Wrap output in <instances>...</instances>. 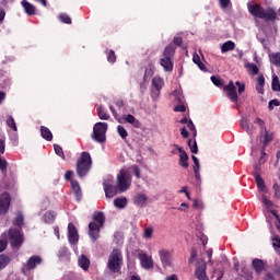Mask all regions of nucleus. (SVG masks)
<instances>
[{
    "instance_id": "nucleus-1",
    "label": "nucleus",
    "mask_w": 280,
    "mask_h": 280,
    "mask_svg": "<svg viewBox=\"0 0 280 280\" xmlns=\"http://www.w3.org/2000/svg\"><path fill=\"white\" fill-rule=\"evenodd\" d=\"M248 12L256 19H262V21H277V11L272 7L265 9L261 4H250Z\"/></svg>"
},
{
    "instance_id": "nucleus-2",
    "label": "nucleus",
    "mask_w": 280,
    "mask_h": 280,
    "mask_svg": "<svg viewBox=\"0 0 280 280\" xmlns=\"http://www.w3.org/2000/svg\"><path fill=\"white\" fill-rule=\"evenodd\" d=\"M93 221L89 224V235L93 242H97L100 237V231L104 229V223L106 222V217L102 211H95L93 213Z\"/></svg>"
},
{
    "instance_id": "nucleus-3",
    "label": "nucleus",
    "mask_w": 280,
    "mask_h": 280,
    "mask_svg": "<svg viewBox=\"0 0 280 280\" xmlns=\"http://www.w3.org/2000/svg\"><path fill=\"white\" fill-rule=\"evenodd\" d=\"M121 266H124V255L121 254V249L114 248L108 256L107 268L114 275L121 271Z\"/></svg>"
},
{
    "instance_id": "nucleus-4",
    "label": "nucleus",
    "mask_w": 280,
    "mask_h": 280,
    "mask_svg": "<svg viewBox=\"0 0 280 280\" xmlns=\"http://www.w3.org/2000/svg\"><path fill=\"white\" fill-rule=\"evenodd\" d=\"M93 165V160L91 159L90 152H82L81 156L77 162V174L79 178H84L89 172H91V167Z\"/></svg>"
},
{
    "instance_id": "nucleus-5",
    "label": "nucleus",
    "mask_w": 280,
    "mask_h": 280,
    "mask_svg": "<svg viewBox=\"0 0 280 280\" xmlns=\"http://www.w3.org/2000/svg\"><path fill=\"white\" fill-rule=\"evenodd\" d=\"M117 186L120 192L128 191L130 189V185H132V176L130 172L126 171V168H121L119 174L116 177Z\"/></svg>"
},
{
    "instance_id": "nucleus-6",
    "label": "nucleus",
    "mask_w": 280,
    "mask_h": 280,
    "mask_svg": "<svg viewBox=\"0 0 280 280\" xmlns=\"http://www.w3.org/2000/svg\"><path fill=\"white\" fill-rule=\"evenodd\" d=\"M108 131L107 122H96L93 127L92 139L96 143H106V132Z\"/></svg>"
},
{
    "instance_id": "nucleus-7",
    "label": "nucleus",
    "mask_w": 280,
    "mask_h": 280,
    "mask_svg": "<svg viewBox=\"0 0 280 280\" xmlns=\"http://www.w3.org/2000/svg\"><path fill=\"white\" fill-rule=\"evenodd\" d=\"M24 241H25V237L23 236V233H21V230L19 229L9 230V242L12 248H21V246H23Z\"/></svg>"
},
{
    "instance_id": "nucleus-8",
    "label": "nucleus",
    "mask_w": 280,
    "mask_h": 280,
    "mask_svg": "<svg viewBox=\"0 0 280 280\" xmlns=\"http://www.w3.org/2000/svg\"><path fill=\"white\" fill-rule=\"evenodd\" d=\"M103 188L106 198H115L117 194H121V191H119V186H115V182L113 180V178L105 179L103 182Z\"/></svg>"
},
{
    "instance_id": "nucleus-9",
    "label": "nucleus",
    "mask_w": 280,
    "mask_h": 280,
    "mask_svg": "<svg viewBox=\"0 0 280 280\" xmlns=\"http://www.w3.org/2000/svg\"><path fill=\"white\" fill-rule=\"evenodd\" d=\"M10 205H12V196L10 192H2L0 195V215H5L10 211Z\"/></svg>"
},
{
    "instance_id": "nucleus-10",
    "label": "nucleus",
    "mask_w": 280,
    "mask_h": 280,
    "mask_svg": "<svg viewBox=\"0 0 280 280\" xmlns=\"http://www.w3.org/2000/svg\"><path fill=\"white\" fill-rule=\"evenodd\" d=\"M224 91L226 92V96L231 102L236 104V106L240 105V96L237 95V88L235 86V83L233 81H230L228 85L224 86Z\"/></svg>"
},
{
    "instance_id": "nucleus-11",
    "label": "nucleus",
    "mask_w": 280,
    "mask_h": 280,
    "mask_svg": "<svg viewBox=\"0 0 280 280\" xmlns=\"http://www.w3.org/2000/svg\"><path fill=\"white\" fill-rule=\"evenodd\" d=\"M138 259L140 261L141 268H143L144 270H152V268H154V259H152V256L143 252H139Z\"/></svg>"
},
{
    "instance_id": "nucleus-12",
    "label": "nucleus",
    "mask_w": 280,
    "mask_h": 280,
    "mask_svg": "<svg viewBox=\"0 0 280 280\" xmlns=\"http://www.w3.org/2000/svg\"><path fill=\"white\" fill-rule=\"evenodd\" d=\"M172 255L173 253L170 249L159 250L160 261L164 268H170V266H172Z\"/></svg>"
},
{
    "instance_id": "nucleus-13",
    "label": "nucleus",
    "mask_w": 280,
    "mask_h": 280,
    "mask_svg": "<svg viewBox=\"0 0 280 280\" xmlns=\"http://www.w3.org/2000/svg\"><path fill=\"white\" fill-rule=\"evenodd\" d=\"M68 242L70 244H78L80 242V235L78 234V228L73 223L68 224Z\"/></svg>"
},
{
    "instance_id": "nucleus-14",
    "label": "nucleus",
    "mask_w": 280,
    "mask_h": 280,
    "mask_svg": "<svg viewBox=\"0 0 280 280\" xmlns=\"http://www.w3.org/2000/svg\"><path fill=\"white\" fill-rule=\"evenodd\" d=\"M174 148H176V150H178L179 152V165L180 167H184V170H187V167H189V155H187V152H185V150H183V148H180L178 144H174Z\"/></svg>"
},
{
    "instance_id": "nucleus-15",
    "label": "nucleus",
    "mask_w": 280,
    "mask_h": 280,
    "mask_svg": "<svg viewBox=\"0 0 280 280\" xmlns=\"http://www.w3.org/2000/svg\"><path fill=\"white\" fill-rule=\"evenodd\" d=\"M195 277H197L198 280H209L207 277V264L205 262H198L196 270H195Z\"/></svg>"
},
{
    "instance_id": "nucleus-16",
    "label": "nucleus",
    "mask_w": 280,
    "mask_h": 280,
    "mask_svg": "<svg viewBox=\"0 0 280 280\" xmlns=\"http://www.w3.org/2000/svg\"><path fill=\"white\" fill-rule=\"evenodd\" d=\"M252 268L256 275H261L266 270V261L259 258H255L252 261Z\"/></svg>"
},
{
    "instance_id": "nucleus-17",
    "label": "nucleus",
    "mask_w": 280,
    "mask_h": 280,
    "mask_svg": "<svg viewBox=\"0 0 280 280\" xmlns=\"http://www.w3.org/2000/svg\"><path fill=\"white\" fill-rule=\"evenodd\" d=\"M126 121L127 124H131L133 128H141V121L137 120L131 114L124 115L118 119V122L121 124Z\"/></svg>"
},
{
    "instance_id": "nucleus-18",
    "label": "nucleus",
    "mask_w": 280,
    "mask_h": 280,
    "mask_svg": "<svg viewBox=\"0 0 280 280\" xmlns=\"http://www.w3.org/2000/svg\"><path fill=\"white\" fill-rule=\"evenodd\" d=\"M40 264H43V258H40V256H32L26 262V268L27 270H34V268Z\"/></svg>"
},
{
    "instance_id": "nucleus-19",
    "label": "nucleus",
    "mask_w": 280,
    "mask_h": 280,
    "mask_svg": "<svg viewBox=\"0 0 280 280\" xmlns=\"http://www.w3.org/2000/svg\"><path fill=\"white\" fill-rule=\"evenodd\" d=\"M72 191L74 194L75 200L80 202L82 200V188L80 187V183L78 180H71Z\"/></svg>"
},
{
    "instance_id": "nucleus-20",
    "label": "nucleus",
    "mask_w": 280,
    "mask_h": 280,
    "mask_svg": "<svg viewBox=\"0 0 280 280\" xmlns=\"http://www.w3.org/2000/svg\"><path fill=\"white\" fill-rule=\"evenodd\" d=\"M21 5L24 9L27 16H34V14H36V7H34V4L30 3L27 0H23L21 2Z\"/></svg>"
},
{
    "instance_id": "nucleus-21",
    "label": "nucleus",
    "mask_w": 280,
    "mask_h": 280,
    "mask_svg": "<svg viewBox=\"0 0 280 280\" xmlns=\"http://www.w3.org/2000/svg\"><path fill=\"white\" fill-rule=\"evenodd\" d=\"M78 264L85 272L89 270V268H91V260L89 257H86V255H81L78 259Z\"/></svg>"
},
{
    "instance_id": "nucleus-22",
    "label": "nucleus",
    "mask_w": 280,
    "mask_h": 280,
    "mask_svg": "<svg viewBox=\"0 0 280 280\" xmlns=\"http://www.w3.org/2000/svg\"><path fill=\"white\" fill-rule=\"evenodd\" d=\"M160 65L163 67L164 71H174V62L170 58L163 57L160 60Z\"/></svg>"
},
{
    "instance_id": "nucleus-23",
    "label": "nucleus",
    "mask_w": 280,
    "mask_h": 280,
    "mask_svg": "<svg viewBox=\"0 0 280 280\" xmlns=\"http://www.w3.org/2000/svg\"><path fill=\"white\" fill-rule=\"evenodd\" d=\"M176 54V46H174V44H168L165 48H164V52H163V57L164 58H168L172 60V58H174V55Z\"/></svg>"
},
{
    "instance_id": "nucleus-24",
    "label": "nucleus",
    "mask_w": 280,
    "mask_h": 280,
    "mask_svg": "<svg viewBox=\"0 0 280 280\" xmlns=\"http://www.w3.org/2000/svg\"><path fill=\"white\" fill-rule=\"evenodd\" d=\"M148 202V197L143 194H138L135 199H133V203L137 206V207H145Z\"/></svg>"
},
{
    "instance_id": "nucleus-25",
    "label": "nucleus",
    "mask_w": 280,
    "mask_h": 280,
    "mask_svg": "<svg viewBox=\"0 0 280 280\" xmlns=\"http://www.w3.org/2000/svg\"><path fill=\"white\" fill-rule=\"evenodd\" d=\"M40 136L43 139H45V141H52L54 139V133H51V130L45 126L40 127Z\"/></svg>"
},
{
    "instance_id": "nucleus-26",
    "label": "nucleus",
    "mask_w": 280,
    "mask_h": 280,
    "mask_svg": "<svg viewBox=\"0 0 280 280\" xmlns=\"http://www.w3.org/2000/svg\"><path fill=\"white\" fill-rule=\"evenodd\" d=\"M96 113L98 118L102 119L103 121H108L110 119V115L108 114V112L104 109L103 106H98L96 109Z\"/></svg>"
},
{
    "instance_id": "nucleus-27",
    "label": "nucleus",
    "mask_w": 280,
    "mask_h": 280,
    "mask_svg": "<svg viewBox=\"0 0 280 280\" xmlns=\"http://www.w3.org/2000/svg\"><path fill=\"white\" fill-rule=\"evenodd\" d=\"M128 205V199L126 197H119L114 200V207L117 209H126Z\"/></svg>"
},
{
    "instance_id": "nucleus-28",
    "label": "nucleus",
    "mask_w": 280,
    "mask_h": 280,
    "mask_svg": "<svg viewBox=\"0 0 280 280\" xmlns=\"http://www.w3.org/2000/svg\"><path fill=\"white\" fill-rule=\"evenodd\" d=\"M264 136V140H262V147L264 150H266V148H268V145H270V142L273 139L272 133L268 132V129H266V131H264V133H261Z\"/></svg>"
},
{
    "instance_id": "nucleus-29",
    "label": "nucleus",
    "mask_w": 280,
    "mask_h": 280,
    "mask_svg": "<svg viewBox=\"0 0 280 280\" xmlns=\"http://www.w3.org/2000/svg\"><path fill=\"white\" fill-rule=\"evenodd\" d=\"M0 172L3 178H8V160L0 155Z\"/></svg>"
},
{
    "instance_id": "nucleus-30",
    "label": "nucleus",
    "mask_w": 280,
    "mask_h": 280,
    "mask_svg": "<svg viewBox=\"0 0 280 280\" xmlns=\"http://www.w3.org/2000/svg\"><path fill=\"white\" fill-rule=\"evenodd\" d=\"M235 49V42L228 40L221 46V52L226 54V51H233Z\"/></svg>"
},
{
    "instance_id": "nucleus-31",
    "label": "nucleus",
    "mask_w": 280,
    "mask_h": 280,
    "mask_svg": "<svg viewBox=\"0 0 280 280\" xmlns=\"http://www.w3.org/2000/svg\"><path fill=\"white\" fill-rule=\"evenodd\" d=\"M12 261V258L5 254L0 255V270L8 268V265Z\"/></svg>"
},
{
    "instance_id": "nucleus-32",
    "label": "nucleus",
    "mask_w": 280,
    "mask_h": 280,
    "mask_svg": "<svg viewBox=\"0 0 280 280\" xmlns=\"http://www.w3.org/2000/svg\"><path fill=\"white\" fill-rule=\"evenodd\" d=\"M192 61L195 62V65H197V67H199L201 71H207V67L205 66V63H202L198 54L195 52L192 55Z\"/></svg>"
},
{
    "instance_id": "nucleus-33",
    "label": "nucleus",
    "mask_w": 280,
    "mask_h": 280,
    "mask_svg": "<svg viewBox=\"0 0 280 280\" xmlns=\"http://www.w3.org/2000/svg\"><path fill=\"white\" fill-rule=\"evenodd\" d=\"M256 180L257 188L259 191H266V182L264 178H261V175H257V177H254Z\"/></svg>"
},
{
    "instance_id": "nucleus-34",
    "label": "nucleus",
    "mask_w": 280,
    "mask_h": 280,
    "mask_svg": "<svg viewBox=\"0 0 280 280\" xmlns=\"http://www.w3.org/2000/svg\"><path fill=\"white\" fill-rule=\"evenodd\" d=\"M24 222H25V219L23 217V213L19 212L13 222L14 226H19V229H21V226H23Z\"/></svg>"
},
{
    "instance_id": "nucleus-35",
    "label": "nucleus",
    "mask_w": 280,
    "mask_h": 280,
    "mask_svg": "<svg viewBox=\"0 0 280 280\" xmlns=\"http://www.w3.org/2000/svg\"><path fill=\"white\" fill-rule=\"evenodd\" d=\"M271 89H272V91H276V92L280 91V81H279V77H277V74L272 75Z\"/></svg>"
},
{
    "instance_id": "nucleus-36",
    "label": "nucleus",
    "mask_w": 280,
    "mask_h": 280,
    "mask_svg": "<svg viewBox=\"0 0 280 280\" xmlns=\"http://www.w3.org/2000/svg\"><path fill=\"white\" fill-rule=\"evenodd\" d=\"M163 79L156 77L152 79V86H154V89H156L158 91H161V89H163Z\"/></svg>"
},
{
    "instance_id": "nucleus-37",
    "label": "nucleus",
    "mask_w": 280,
    "mask_h": 280,
    "mask_svg": "<svg viewBox=\"0 0 280 280\" xmlns=\"http://www.w3.org/2000/svg\"><path fill=\"white\" fill-rule=\"evenodd\" d=\"M117 132H118L120 139H122V140L128 139V130H126V128L124 126L118 125Z\"/></svg>"
},
{
    "instance_id": "nucleus-38",
    "label": "nucleus",
    "mask_w": 280,
    "mask_h": 280,
    "mask_svg": "<svg viewBox=\"0 0 280 280\" xmlns=\"http://www.w3.org/2000/svg\"><path fill=\"white\" fill-rule=\"evenodd\" d=\"M54 220H56V214L54 212L48 211L44 214V222H46L47 224H51Z\"/></svg>"
},
{
    "instance_id": "nucleus-39",
    "label": "nucleus",
    "mask_w": 280,
    "mask_h": 280,
    "mask_svg": "<svg viewBox=\"0 0 280 280\" xmlns=\"http://www.w3.org/2000/svg\"><path fill=\"white\" fill-rule=\"evenodd\" d=\"M241 128L248 135H253V130H250V125H248V120H246V118H242Z\"/></svg>"
},
{
    "instance_id": "nucleus-40",
    "label": "nucleus",
    "mask_w": 280,
    "mask_h": 280,
    "mask_svg": "<svg viewBox=\"0 0 280 280\" xmlns=\"http://www.w3.org/2000/svg\"><path fill=\"white\" fill-rule=\"evenodd\" d=\"M254 124H257L260 128V135H264V132H266V121H264V119L257 117L254 120Z\"/></svg>"
},
{
    "instance_id": "nucleus-41",
    "label": "nucleus",
    "mask_w": 280,
    "mask_h": 280,
    "mask_svg": "<svg viewBox=\"0 0 280 280\" xmlns=\"http://www.w3.org/2000/svg\"><path fill=\"white\" fill-rule=\"evenodd\" d=\"M7 126L16 132L19 129L16 128V121H14V117L8 116L7 118Z\"/></svg>"
},
{
    "instance_id": "nucleus-42",
    "label": "nucleus",
    "mask_w": 280,
    "mask_h": 280,
    "mask_svg": "<svg viewBox=\"0 0 280 280\" xmlns=\"http://www.w3.org/2000/svg\"><path fill=\"white\" fill-rule=\"evenodd\" d=\"M107 62H110L112 65H115L117 62V56L115 55L114 50H107Z\"/></svg>"
},
{
    "instance_id": "nucleus-43",
    "label": "nucleus",
    "mask_w": 280,
    "mask_h": 280,
    "mask_svg": "<svg viewBox=\"0 0 280 280\" xmlns=\"http://www.w3.org/2000/svg\"><path fill=\"white\" fill-rule=\"evenodd\" d=\"M188 147L190 148V152L192 154H198V143L196 140L192 142L191 139H188Z\"/></svg>"
},
{
    "instance_id": "nucleus-44",
    "label": "nucleus",
    "mask_w": 280,
    "mask_h": 280,
    "mask_svg": "<svg viewBox=\"0 0 280 280\" xmlns=\"http://www.w3.org/2000/svg\"><path fill=\"white\" fill-rule=\"evenodd\" d=\"M262 202L266 209H268V211H271L272 207H275V202H272V200H269L268 197H266V195L262 196Z\"/></svg>"
},
{
    "instance_id": "nucleus-45",
    "label": "nucleus",
    "mask_w": 280,
    "mask_h": 280,
    "mask_svg": "<svg viewBox=\"0 0 280 280\" xmlns=\"http://www.w3.org/2000/svg\"><path fill=\"white\" fill-rule=\"evenodd\" d=\"M54 150L57 156H60L65 161L66 156H65V151L62 150V147H60L59 144H54Z\"/></svg>"
},
{
    "instance_id": "nucleus-46",
    "label": "nucleus",
    "mask_w": 280,
    "mask_h": 280,
    "mask_svg": "<svg viewBox=\"0 0 280 280\" xmlns=\"http://www.w3.org/2000/svg\"><path fill=\"white\" fill-rule=\"evenodd\" d=\"M59 20L61 23H66L67 25H71V16H69V14L67 13H61L59 15Z\"/></svg>"
},
{
    "instance_id": "nucleus-47",
    "label": "nucleus",
    "mask_w": 280,
    "mask_h": 280,
    "mask_svg": "<svg viewBox=\"0 0 280 280\" xmlns=\"http://www.w3.org/2000/svg\"><path fill=\"white\" fill-rule=\"evenodd\" d=\"M247 69L253 75H257V73H259V68L255 63H247Z\"/></svg>"
},
{
    "instance_id": "nucleus-48",
    "label": "nucleus",
    "mask_w": 280,
    "mask_h": 280,
    "mask_svg": "<svg viewBox=\"0 0 280 280\" xmlns=\"http://www.w3.org/2000/svg\"><path fill=\"white\" fill-rule=\"evenodd\" d=\"M253 176H254V178L257 177V176H261V163L256 164L254 166Z\"/></svg>"
},
{
    "instance_id": "nucleus-49",
    "label": "nucleus",
    "mask_w": 280,
    "mask_h": 280,
    "mask_svg": "<svg viewBox=\"0 0 280 280\" xmlns=\"http://www.w3.org/2000/svg\"><path fill=\"white\" fill-rule=\"evenodd\" d=\"M275 106H280V102L279 100L275 98V100H271L268 104V109L269 110H275Z\"/></svg>"
},
{
    "instance_id": "nucleus-50",
    "label": "nucleus",
    "mask_w": 280,
    "mask_h": 280,
    "mask_svg": "<svg viewBox=\"0 0 280 280\" xmlns=\"http://www.w3.org/2000/svg\"><path fill=\"white\" fill-rule=\"evenodd\" d=\"M152 233H154V229L152 226L144 229L145 240H150V237H152Z\"/></svg>"
},
{
    "instance_id": "nucleus-51",
    "label": "nucleus",
    "mask_w": 280,
    "mask_h": 280,
    "mask_svg": "<svg viewBox=\"0 0 280 280\" xmlns=\"http://www.w3.org/2000/svg\"><path fill=\"white\" fill-rule=\"evenodd\" d=\"M235 84L238 86V95H242L246 91V84L240 81H236Z\"/></svg>"
},
{
    "instance_id": "nucleus-52",
    "label": "nucleus",
    "mask_w": 280,
    "mask_h": 280,
    "mask_svg": "<svg viewBox=\"0 0 280 280\" xmlns=\"http://www.w3.org/2000/svg\"><path fill=\"white\" fill-rule=\"evenodd\" d=\"M272 246L273 248H280V237L277 234L272 236Z\"/></svg>"
},
{
    "instance_id": "nucleus-53",
    "label": "nucleus",
    "mask_w": 280,
    "mask_h": 280,
    "mask_svg": "<svg viewBox=\"0 0 280 280\" xmlns=\"http://www.w3.org/2000/svg\"><path fill=\"white\" fill-rule=\"evenodd\" d=\"M210 80L214 84V86H222V80L220 78L212 75Z\"/></svg>"
},
{
    "instance_id": "nucleus-54",
    "label": "nucleus",
    "mask_w": 280,
    "mask_h": 280,
    "mask_svg": "<svg viewBox=\"0 0 280 280\" xmlns=\"http://www.w3.org/2000/svg\"><path fill=\"white\" fill-rule=\"evenodd\" d=\"M196 257H198V254H197L196 249L192 248L190 250V257H189L188 264H194V261H196Z\"/></svg>"
},
{
    "instance_id": "nucleus-55",
    "label": "nucleus",
    "mask_w": 280,
    "mask_h": 280,
    "mask_svg": "<svg viewBox=\"0 0 280 280\" xmlns=\"http://www.w3.org/2000/svg\"><path fill=\"white\" fill-rule=\"evenodd\" d=\"M219 4L222 10H226L231 5V0H219Z\"/></svg>"
},
{
    "instance_id": "nucleus-56",
    "label": "nucleus",
    "mask_w": 280,
    "mask_h": 280,
    "mask_svg": "<svg viewBox=\"0 0 280 280\" xmlns=\"http://www.w3.org/2000/svg\"><path fill=\"white\" fill-rule=\"evenodd\" d=\"M131 170L133 171L136 178H141V168H139L137 165H132Z\"/></svg>"
},
{
    "instance_id": "nucleus-57",
    "label": "nucleus",
    "mask_w": 280,
    "mask_h": 280,
    "mask_svg": "<svg viewBox=\"0 0 280 280\" xmlns=\"http://www.w3.org/2000/svg\"><path fill=\"white\" fill-rule=\"evenodd\" d=\"M191 159L194 161L192 170H200V161L196 158V155H192Z\"/></svg>"
},
{
    "instance_id": "nucleus-58",
    "label": "nucleus",
    "mask_w": 280,
    "mask_h": 280,
    "mask_svg": "<svg viewBox=\"0 0 280 280\" xmlns=\"http://www.w3.org/2000/svg\"><path fill=\"white\" fill-rule=\"evenodd\" d=\"M191 159L194 161L192 170H200V161L196 158V155H192Z\"/></svg>"
},
{
    "instance_id": "nucleus-59",
    "label": "nucleus",
    "mask_w": 280,
    "mask_h": 280,
    "mask_svg": "<svg viewBox=\"0 0 280 280\" xmlns=\"http://www.w3.org/2000/svg\"><path fill=\"white\" fill-rule=\"evenodd\" d=\"M258 86H265L266 85V78H264V74L257 78V84Z\"/></svg>"
},
{
    "instance_id": "nucleus-60",
    "label": "nucleus",
    "mask_w": 280,
    "mask_h": 280,
    "mask_svg": "<svg viewBox=\"0 0 280 280\" xmlns=\"http://www.w3.org/2000/svg\"><path fill=\"white\" fill-rule=\"evenodd\" d=\"M187 128L189 129L190 132H194V137H196V126L194 125V121L189 120Z\"/></svg>"
},
{
    "instance_id": "nucleus-61",
    "label": "nucleus",
    "mask_w": 280,
    "mask_h": 280,
    "mask_svg": "<svg viewBox=\"0 0 280 280\" xmlns=\"http://www.w3.org/2000/svg\"><path fill=\"white\" fill-rule=\"evenodd\" d=\"M153 74V71H152V67L150 68H147L145 71H144V77H143V80L144 82L148 80V78H150V75Z\"/></svg>"
},
{
    "instance_id": "nucleus-62",
    "label": "nucleus",
    "mask_w": 280,
    "mask_h": 280,
    "mask_svg": "<svg viewBox=\"0 0 280 280\" xmlns=\"http://www.w3.org/2000/svg\"><path fill=\"white\" fill-rule=\"evenodd\" d=\"M1 154H5V140L0 139V156Z\"/></svg>"
},
{
    "instance_id": "nucleus-63",
    "label": "nucleus",
    "mask_w": 280,
    "mask_h": 280,
    "mask_svg": "<svg viewBox=\"0 0 280 280\" xmlns=\"http://www.w3.org/2000/svg\"><path fill=\"white\" fill-rule=\"evenodd\" d=\"M185 110H187V107H185V105H178L174 108L175 113H185Z\"/></svg>"
},
{
    "instance_id": "nucleus-64",
    "label": "nucleus",
    "mask_w": 280,
    "mask_h": 280,
    "mask_svg": "<svg viewBox=\"0 0 280 280\" xmlns=\"http://www.w3.org/2000/svg\"><path fill=\"white\" fill-rule=\"evenodd\" d=\"M173 43L177 47H180V45H183V37H174Z\"/></svg>"
}]
</instances>
